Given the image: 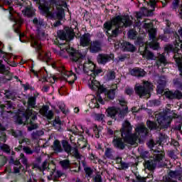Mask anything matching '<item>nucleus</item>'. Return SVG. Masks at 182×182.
Here are the masks:
<instances>
[{
    "instance_id": "1",
    "label": "nucleus",
    "mask_w": 182,
    "mask_h": 182,
    "mask_svg": "<svg viewBox=\"0 0 182 182\" xmlns=\"http://www.w3.org/2000/svg\"><path fill=\"white\" fill-rule=\"evenodd\" d=\"M95 63L90 60H87L84 63L83 65L80 64L77 66V68H75V72L78 75L82 73V69L84 73H87L84 80L87 82L89 87L92 90H97L99 93H104L105 92L106 88L100 85L99 81L96 80L95 78L99 75V73H102V70L98 69L96 70Z\"/></svg>"
},
{
    "instance_id": "2",
    "label": "nucleus",
    "mask_w": 182,
    "mask_h": 182,
    "mask_svg": "<svg viewBox=\"0 0 182 182\" xmlns=\"http://www.w3.org/2000/svg\"><path fill=\"white\" fill-rule=\"evenodd\" d=\"M133 128L130 124V122L125 121L123 124V127L121 130L122 137L124 139V141L132 146L137 144V140H140V137H144L147 136L149 129L146 127L144 124H139L136 128V133L132 134Z\"/></svg>"
},
{
    "instance_id": "3",
    "label": "nucleus",
    "mask_w": 182,
    "mask_h": 182,
    "mask_svg": "<svg viewBox=\"0 0 182 182\" xmlns=\"http://www.w3.org/2000/svg\"><path fill=\"white\" fill-rule=\"evenodd\" d=\"M132 22L129 16H119L114 18L111 22H107L104 24V28L106 30V33L111 38H117L122 32V28H127L130 26Z\"/></svg>"
},
{
    "instance_id": "4",
    "label": "nucleus",
    "mask_w": 182,
    "mask_h": 182,
    "mask_svg": "<svg viewBox=\"0 0 182 182\" xmlns=\"http://www.w3.org/2000/svg\"><path fill=\"white\" fill-rule=\"evenodd\" d=\"M139 52L140 55L147 60H156V65L157 68H160L162 65L166 66L167 65V58H166V55H164V53L162 54L158 55L156 58L154 54L151 53L150 50H147V46H140L139 48Z\"/></svg>"
},
{
    "instance_id": "5",
    "label": "nucleus",
    "mask_w": 182,
    "mask_h": 182,
    "mask_svg": "<svg viewBox=\"0 0 182 182\" xmlns=\"http://www.w3.org/2000/svg\"><path fill=\"white\" fill-rule=\"evenodd\" d=\"M37 114L38 113L32 111V109H26V114L22 117H18L17 122L18 124H23V123L29 124L28 130L32 132V130L38 129V124L35 123V120L38 119Z\"/></svg>"
},
{
    "instance_id": "6",
    "label": "nucleus",
    "mask_w": 182,
    "mask_h": 182,
    "mask_svg": "<svg viewBox=\"0 0 182 182\" xmlns=\"http://www.w3.org/2000/svg\"><path fill=\"white\" fill-rule=\"evenodd\" d=\"M119 104L123 108L121 109L120 108H116L114 107L108 108L107 109V113L109 117L112 119H114L115 120L117 119H123L124 116H126L129 108L127 107V102L124 97H121L118 99Z\"/></svg>"
},
{
    "instance_id": "7",
    "label": "nucleus",
    "mask_w": 182,
    "mask_h": 182,
    "mask_svg": "<svg viewBox=\"0 0 182 182\" xmlns=\"http://www.w3.org/2000/svg\"><path fill=\"white\" fill-rule=\"evenodd\" d=\"M177 117H178V116L172 113L168 108H166L163 112L156 115V119L160 127L163 128L168 127V125L171 123L172 119H176Z\"/></svg>"
},
{
    "instance_id": "8",
    "label": "nucleus",
    "mask_w": 182,
    "mask_h": 182,
    "mask_svg": "<svg viewBox=\"0 0 182 182\" xmlns=\"http://www.w3.org/2000/svg\"><path fill=\"white\" fill-rule=\"evenodd\" d=\"M60 45V49L61 50H66L68 53L69 57L72 62H75L80 66L82 65L83 59H85V55H83L80 52L70 48H67L66 43H62L58 42Z\"/></svg>"
},
{
    "instance_id": "9",
    "label": "nucleus",
    "mask_w": 182,
    "mask_h": 182,
    "mask_svg": "<svg viewBox=\"0 0 182 182\" xmlns=\"http://www.w3.org/2000/svg\"><path fill=\"white\" fill-rule=\"evenodd\" d=\"M143 26L144 29L148 30L149 38L152 41V42L149 43V47L154 50H157L160 46L159 43L154 41H156V28H153V23H144Z\"/></svg>"
},
{
    "instance_id": "10",
    "label": "nucleus",
    "mask_w": 182,
    "mask_h": 182,
    "mask_svg": "<svg viewBox=\"0 0 182 182\" xmlns=\"http://www.w3.org/2000/svg\"><path fill=\"white\" fill-rule=\"evenodd\" d=\"M166 87H164V83L163 85H158L157 86V93L159 95H164L167 99H170L173 100V99H182V93L178 90H176L175 92H172L170 90H165Z\"/></svg>"
},
{
    "instance_id": "11",
    "label": "nucleus",
    "mask_w": 182,
    "mask_h": 182,
    "mask_svg": "<svg viewBox=\"0 0 182 182\" xmlns=\"http://www.w3.org/2000/svg\"><path fill=\"white\" fill-rule=\"evenodd\" d=\"M153 85L149 82H144V85H136L134 88L135 93L139 97H149L150 96V91Z\"/></svg>"
},
{
    "instance_id": "12",
    "label": "nucleus",
    "mask_w": 182,
    "mask_h": 182,
    "mask_svg": "<svg viewBox=\"0 0 182 182\" xmlns=\"http://www.w3.org/2000/svg\"><path fill=\"white\" fill-rule=\"evenodd\" d=\"M154 153H158L154 154V161L149 160L146 161L145 163V168H147L148 170H151L153 171L156 168V166H157V163H160V161H163V159H164V156L163 154H160V151L154 150Z\"/></svg>"
},
{
    "instance_id": "13",
    "label": "nucleus",
    "mask_w": 182,
    "mask_h": 182,
    "mask_svg": "<svg viewBox=\"0 0 182 182\" xmlns=\"http://www.w3.org/2000/svg\"><path fill=\"white\" fill-rule=\"evenodd\" d=\"M58 36L60 41H72L75 38V33L72 28H65L58 32Z\"/></svg>"
},
{
    "instance_id": "14",
    "label": "nucleus",
    "mask_w": 182,
    "mask_h": 182,
    "mask_svg": "<svg viewBox=\"0 0 182 182\" xmlns=\"http://www.w3.org/2000/svg\"><path fill=\"white\" fill-rule=\"evenodd\" d=\"M62 79L68 82L69 85H72L75 83V80H76V75L73 74V73L70 71L64 70L62 72Z\"/></svg>"
},
{
    "instance_id": "15",
    "label": "nucleus",
    "mask_w": 182,
    "mask_h": 182,
    "mask_svg": "<svg viewBox=\"0 0 182 182\" xmlns=\"http://www.w3.org/2000/svg\"><path fill=\"white\" fill-rule=\"evenodd\" d=\"M114 96H116V90H109L107 94H102V95H97V100L100 103L103 102L104 100H107V99H110L113 100L114 99Z\"/></svg>"
},
{
    "instance_id": "16",
    "label": "nucleus",
    "mask_w": 182,
    "mask_h": 182,
    "mask_svg": "<svg viewBox=\"0 0 182 182\" xmlns=\"http://www.w3.org/2000/svg\"><path fill=\"white\" fill-rule=\"evenodd\" d=\"M113 58L114 56L112 54H100L97 57V61L98 63H100L101 65H106V63H107V62H110Z\"/></svg>"
},
{
    "instance_id": "17",
    "label": "nucleus",
    "mask_w": 182,
    "mask_h": 182,
    "mask_svg": "<svg viewBox=\"0 0 182 182\" xmlns=\"http://www.w3.org/2000/svg\"><path fill=\"white\" fill-rule=\"evenodd\" d=\"M132 76H135L136 77H144L146 76V71L139 68H134L129 71Z\"/></svg>"
},
{
    "instance_id": "18",
    "label": "nucleus",
    "mask_w": 182,
    "mask_h": 182,
    "mask_svg": "<svg viewBox=\"0 0 182 182\" xmlns=\"http://www.w3.org/2000/svg\"><path fill=\"white\" fill-rule=\"evenodd\" d=\"M40 113L42 114V116L49 119L50 120L52 119V117H53V111L49 110V107L48 106H43L40 109Z\"/></svg>"
},
{
    "instance_id": "19",
    "label": "nucleus",
    "mask_w": 182,
    "mask_h": 182,
    "mask_svg": "<svg viewBox=\"0 0 182 182\" xmlns=\"http://www.w3.org/2000/svg\"><path fill=\"white\" fill-rule=\"evenodd\" d=\"M100 50H102V43L100 42L95 41L91 43L90 46V52L91 53H97Z\"/></svg>"
},
{
    "instance_id": "20",
    "label": "nucleus",
    "mask_w": 182,
    "mask_h": 182,
    "mask_svg": "<svg viewBox=\"0 0 182 182\" xmlns=\"http://www.w3.org/2000/svg\"><path fill=\"white\" fill-rule=\"evenodd\" d=\"M173 59L178 65V68L182 75V54L180 53V50H178L176 53H174Z\"/></svg>"
},
{
    "instance_id": "21",
    "label": "nucleus",
    "mask_w": 182,
    "mask_h": 182,
    "mask_svg": "<svg viewBox=\"0 0 182 182\" xmlns=\"http://www.w3.org/2000/svg\"><path fill=\"white\" fill-rule=\"evenodd\" d=\"M80 43L81 46L86 47L90 45V34L85 33L80 37Z\"/></svg>"
},
{
    "instance_id": "22",
    "label": "nucleus",
    "mask_w": 182,
    "mask_h": 182,
    "mask_svg": "<svg viewBox=\"0 0 182 182\" xmlns=\"http://www.w3.org/2000/svg\"><path fill=\"white\" fill-rule=\"evenodd\" d=\"M112 143L114 147L120 150H124V147H126V144H124L121 138H114Z\"/></svg>"
},
{
    "instance_id": "23",
    "label": "nucleus",
    "mask_w": 182,
    "mask_h": 182,
    "mask_svg": "<svg viewBox=\"0 0 182 182\" xmlns=\"http://www.w3.org/2000/svg\"><path fill=\"white\" fill-rule=\"evenodd\" d=\"M122 45L123 50H127V52H134L136 50V47L127 41H124Z\"/></svg>"
},
{
    "instance_id": "24",
    "label": "nucleus",
    "mask_w": 182,
    "mask_h": 182,
    "mask_svg": "<svg viewBox=\"0 0 182 182\" xmlns=\"http://www.w3.org/2000/svg\"><path fill=\"white\" fill-rule=\"evenodd\" d=\"M31 45L32 46H33V48H36V49H38L40 56H42V53H41V50H42V46L41 45V41H37L35 39V38H32Z\"/></svg>"
},
{
    "instance_id": "25",
    "label": "nucleus",
    "mask_w": 182,
    "mask_h": 182,
    "mask_svg": "<svg viewBox=\"0 0 182 182\" xmlns=\"http://www.w3.org/2000/svg\"><path fill=\"white\" fill-rule=\"evenodd\" d=\"M114 154V151L112 148H106L105 151L104 157L105 159H110L111 160H113L114 159V156L113 155Z\"/></svg>"
},
{
    "instance_id": "26",
    "label": "nucleus",
    "mask_w": 182,
    "mask_h": 182,
    "mask_svg": "<svg viewBox=\"0 0 182 182\" xmlns=\"http://www.w3.org/2000/svg\"><path fill=\"white\" fill-rule=\"evenodd\" d=\"M169 176L171 178H176L182 181V172L181 171H171Z\"/></svg>"
},
{
    "instance_id": "27",
    "label": "nucleus",
    "mask_w": 182,
    "mask_h": 182,
    "mask_svg": "<svg viewBox=\"0 0 182 182\" xmlns=\"http://www.w3.org/2000/svg\"><path fill=\"white\" fill-rule=\"evenodd\" d=\"M40 8L43 15H46V16H52V11L49 10V6H46V4H41Z\"/></svg>"
},
{
    "instance_id": "28",
    "label": "nucleus",
    "mask_w": 182,
    "mask_h": 182,
    "mask_svg": "<svg viewBox=\"0 0 182 182\" xmlns=\"http://www.w3.org/2000/svg\"><path fill=\"white\" fill-rule=\"evenodd\" d=\"M62 146L65 153H67L68 154H70V153H72V146H70L69 142H68L67 141H63Z\"/></svg>"
},
{
    "instance_id": "29",
    "label": "nucleus",
    "mask_w": 182,
    "mask_h": 182,
    "mask_svg": "<svg viewBox=\"0 0 182 182\" xmlns=\"http://www.w3.org/2000/svg\"><path fill=\"white\" fill-rule=\"evenodd\" d=\"M53 149L54 151H57V153H61V151H63V149H62V145H60V141L58 140L54 141Z\"/></svg>"
},
{
    "instance_id": "30",
    "label": "nucleus",
    "mask_w": 182,
    "mask_h": 182,
    "mask_svg": "<svg viewBox=\"0 0 182 182\" xmlns=\"http://www.w3.org/2000/svg\"><path fill=\"white\" fill-rule=\"evenodd\" d=\"M147 12H149V10H147V9H144L141 10L139 12H136V18L137 19H141L143 16H149V13Z\"/></svg>"
},
{
    "instance_id": "31",
    "label": "nucleus",
    "mask_w": 182,
    "mask_h": 182,
    "mask_svg": "<svg viewBox=\"0 0 182 182\" xmlns=\"http://www.w3.org/2000/svg\"><path fill=\"white\" fill-rule=\"evenodd\" d=\"M28 108L27 110H31V108H35V106L36 105V97H30L28 100Z\"/></svg>"
},
{
    "instance_id": "32",
    "label": "nucleus",
    "mask_w": 182,
    "mask_h": 182,
    "mask_svg": "<svg viewBox=\"0 0 182 182\" xmlns=\"http://www.w3.org/2000/svg\"><path fill=\"white\" fill-rule=\"evenodd\" d=\"M33 23L35 26H36L38 31H39L42 25H43V20L42 18H35L33 20Z\"/></svg>"
},
{
    "instance_id": "33",
    "label": "nucleus",
    "mask_w": 182,
    "mask_h": 182,
    "mask_svg": "<svg viewBox=\"0 0 182 182\" xmlns=\"http://www.w3.org/2000/svg\"><path fill=\"white\" fill-rule=\"evenodd\" d=\"M48 165H49V163L46 160L44 162H43L41 166L35 164L34 168H38V170H40V171H45V170L48 168Z\"/></svg>"
},
{
    "instance_id": "34",
    "label": "nucleus",
    "mask_w": 182,
    "mask_h": 182,
    "mask_svg": "<svg viewBox=\"0 0 182 182\" xmlns=\"http://www.w3.org/2000/svg\"><path fill=\"white\" fill-rule=\"evenodd\" d=\"M53 126L57 129L60 130V126H62V121L59 117H56L53 121Z\"/></svg>"
},
{
    "instance_id": "35",
    "label": "nucleus",
    "mask_w": 182,
    "mask_h": 182,
    "mask_svg": "<svg viewBox=\"0 0 182 182\" xmlns=\"http://www.w3.org/2000/svg\"><path fill=\"white\" fill-rule=\"evenodd\" d=\"M60 164L64 170H68V168H70V161L68 159L60 161Z\"/></svg>"
},
{
    "instance_id": "36",
    "label": "nucleus",
    "mask_w": 182,
    "mask_h": 182,
    "mask_svg": "<svg viewBox=\"0 0 182 182\" xmlns=\"http://www.w3.org/2000/svg\"><path fill=\"white\" fill-rule=\"evenodd\" d=\"M50 176L56 180L60 177H62V172L60 171L53 169V171L50 172Z\"/></svg>"
},
{
    "instance_id": "37",
    "label": "nucleus",
    "mask_w": 182,
    "mask_h": 182,
    "mask_svg": "<svg viewBox=\"0 0 182 182\" xmlns=\"http://www.w3.org/2000/svg\"><path fill=\"white\" fill-rule=\"evenodd\" d=\"M177 154H178V151L177 150H171L168 151V156L171 157V159H173V160H177V159H178Z\"/></svg>"
},
{
    "instance_id": "38",
    "label": "nucleus",
    "mask_w": 182,
    "mask_h": 182,
    "mask_svg": "<svg viewBox=\"0 0 182 182\" xmlns=\"http://www.w3.org/2000/svg\"><path fill=\"white\" fill-rule=\"evenodd\" d=\"M0 107L1 109L6 107L7 110H11V109H14V105L11 101H6L4 102V105H1Z\"/></svg>"
},
{
    "instance_id": "39",
    "label": "nucleus",
    "mask_w": 182,
    "mask_h": 182,
    "mask_svg": "<svg viewBox=\"0 0 182 182\" xmlns=\"http://www.w3.org/2000/svg\"><path fill=\"white\" fill-rule=\"evenodd\" d=\"M43 134H44V132L43 130H38V131L33 132L31 134V136H32V139H38L39 136H43Z\"/></svg>"
},
{
    "instance_id": "40",
    "label": "nucleus",
    "mask_w": 182,
    "mask_h": 182,
    "mask_svg": "<svg viewBox=\"0 0 182 182\" xmlns=\"http://www.w3.org/2000/svg\"><path fill=\"white\" fill-rule=\"evenodd\" d=\"M0 73L3 75H9V67H5L4 65L0 64Z\"/></svg>"
},
{
    "instance_id": "41",
    "label": "nucleus",
    "mask_w": 182,
    "mask_h": 182,
    "mask_svg": "<svg viewBox=\"0 0 182 182\" xmlns=\"http://www.w3.org/2000/svg\"><path fill=\"white\" fill-rule=\"evenodd\" d=\"M146 126L149 127V129H151V130H156L157 129V124H156L154 122L147 121Z\"/></svg>"
},
{
    "instance_id": "42",
    "label": "nucleus",
    "mask_w": 182,
    "mask_h": 182,
    "mask_svg": "<svg viewBox=\"0 0 182 182\" xmlns=\"http://www.w3.org/2000/svg\"><path fill=\"white\" fill-rule=\"evenodd\" d=\"M95 119L97 122H103V119H105V114H94Z\"/></svg>"
},
{
    "instance_id": "43",
    "label": "nucleus",
    "mask_w": 182,
    "mask_h": 182,
    "mask_svg": "<svg viewBox=\"0 0 182 182\" xmlns=\"http://www.w3.org/2000/svg\"><path fill=\"white\" fill-rule=\"evenodd\" d=\"M180 0H173L172 3L173 11H177V9L180 7Z\"/></svg>"
},
{
    "instance_id": "44",
    "label": "nucleus",
    "mask_w": 182,
    "mask_h": 182,
    "mask_svg": "<svg viewBox=\"0 0 182 182\" xmlns=\"http://www.w3.org/2000/svg\"><path fill=\"white\" fill-rule=\"evenodd\" d=\"M71 153L70 154H73V156H75L76 159H79L80 157V154H79V151L77 149V148H71Z\"/></svg>"
},
{
    "instance_id": "45",
    "label": "nucleus",
    "mask_w": 182,
    "mask_h": 182,
    "mask_svg": "<svg viewBox=\"0 0 182 182\" xmlns=\"http://www.w3.org/2000/svg\"><path fill=\"white\" fill-rule=\"evenodd\" d=\"M23 151H24L26 154L31 155V154H33L34 151L32 150L29 146H23Z\"/></svg>"
},
{
    "instance_id": "46",
    "label": "nucleus",
    "mask_w": 182,
    "mask_h": 182,
    "mask_svg": "<svg viewBox=\"0 0 182 182\" xmlns=\"http://www.w3.org/2000/svg\"><path fill=\"white\" fill-rule=\"evenodd\" d=\"M12 136L15 137L21 138L22 137V131L20 130H13L11 132Z\"/></svg>"
},
{
    "instance_id": "47",
    "label": "nucleus",
    "mask_w": 182,
    "mask_h": 182,
    "mask_svg": "<svg viewBox=\"0 0 182 182\" xmlns=\"http://www.w3.org/2000/svg\"><path fill=\"white\" fill-rule=\"evenodd\" d=\"M20 159L21 160V163L24 166H28V159L26 158V156H25V154H20Z\"/></svg>"
},
{
    "instance_id": "48",
    "label": "nucleus",
    "mask_w": 182,
    "mask_h": 182,
    "mask_svg": "<svg viewBox=\"0 0 182 182\" xmlns=\"http://www.w3.org/2000/svg\"><path fill=\"white\" fill-rule=\"evenodd\" d=\"M136 32L134 30H130L128 32V37L129 39H136Z\"/></svg>"
},
{
    "instance_id": "49",
    "label": "nucleus",
    "mask_w": 182,
    "mask_h": 182,
    "mask_svg": "<svg viewBox=\"0 0 182 182\" xmlns=\"http://www.w3.org/2000/svg\"><path fill=\"white\" fill-rule=\"evenodd\" d=\"M90 106L92 109H99V104L97 103V100H93L90 104Z\"/></svg>"
},
{
    "instance_id": "50",
    "label": "nucleus",
    "mask_w": 182,
    "mask_h": 182,
    "mask_svg": "<svg viewBox=\"0 0 182 182\" xmlns=\"http://www.w3.org/2000/svg\"><path fill=\"white\" fill-rule=\"evenodd\" d=\"M94 130V133L95 134V137L97 139H99L100 137V135L99 134V133H100V128L97 127V125H95L93 128Z\"/></svg>"
},
{
    "instance_id": "51",
    "label": "nucleus",
    "mask_w": 182,
    "mask_h": 182,
    "mask_svg": "<svg viewBox=\"0 0 182 182\" xmlns=\"http://www.w3.org/2000/svg\"><path fill=\"white\" fill-rule=\"evenodd\" d=\"M1 149L6 153H11V148L7 144H3L1 146Z\"/></svg>"
},
{
    "instance_id": "52",
    "label": "nucleus",
    "mask_w": 182,
    "mask_h": 182,
    "mask_svg": "<svg viewBox=\"0 0 182 182\" xmlns=\"http://www.w3.org/2000/svg\"><path fill=\"white\" fill-rule=\"evenodd\" d=\"M25 15H26V16H33V15H35V11L31 9H26Z\"/></svg>"
},
{
    "instance_id": "53",
    "label": "nucleus",
    "mask_w": 182,
    "mask_h": 182,
    "mask_svg": "<svg viewBox=\"0 0 182 182\" xmlns=\"http://www.w3.org/2000/svg\"><path fill=\"white\" fill-rule=\"evenodd\" d=\"M107 79L108 80H113L116 77V75L114 74V72L113 71H109L107 75Z\"/></svg>"
},
{
    "instance_id": "54",
    "label": "nucleus",
    "mask_w": 182,
    "mask_h": 182,
    "mask_svg": "<svg viewBox=\"0 0 182 182\" xmlns=\"http://www.w3.org/2000/svg\"><path fill=\"white\" fill-rule=\"evenodd\" d=\"M4 95L7 99H14V97H15L14 92H11V91H6Z\"/></svg>"
},
{
    "instance_id": "55",
    "label": "nucleus",
    "mask_w": 182,
    "mask_h": 182,
    "mask_svg": "<svg viewBox=\"0 0 182 182\" xmlns=\"http://www.w3.org/2000/svg\"><path fill=\"white\" fill-rule=\"evenodd\" d=\"M84 170L88 177H92V174H93V170H92L90 167H85Z\"/></svg>"
},
{
    "instance_id": "56",
    "label": "nucleus",
    "mask_w": 182,
    "mask_h": 182,
    "mask_svg": "<svg viewBox=\"0 0 182 182\" xmlns=\"http://www.w3.org/2000/svg\"><path fill=\"white\" fill-rule=\"evenodd\" d=\"M125 93H127V95H129V96H131V95H132L133 93H134V91L133 90V89L130 87H127L125 89Z\"/></svg>"
},
{
    "instance_id": "57",
    "label": "nucleus",
    "mask_w": 182,
    "mask_h": 182,
    "mask_svg": "<svg viewBox=\"0 0 182 182\" xmlns=\"http://www.w3.org/2000/svg\"><path fill=\"white\" fill-rule=\"evenodd\" d=\"M159 140L161 143H165L166 140H167V136L164 134H161L159 135Z\"/></svg>"
},
{
    "instance_id": "58",
    "label": "nucleus",
    "mask_w": 182,
    "mask_h": 182,
    "mask_svg": "<svg viewBox=\"0 0 182 182\" xmlns=\"http://www.w3.org/2000/svg\"><path fill=\"white\" fill-rule=\"evenodd\" d=\"M9 12L10 14V19H11V21H15V18H14V8L9 7Z\"/></svg>"
},
{
    "instance_id": "59",
    "label": "nucleus",
    "mask_w": 182,
    "mask_h": 182,
    "mask_svg": "<svg viewBox=\"0 0 182 182\" xmlns=\"http://www.w3.org/2000/svg\"><path fill=\"white\" fill-rule=\"evenodd\" d=\"M114 48L115 49H119V48H122V49L123 50V42L120 43L119 41H117L114 43Z\"/></svg>"
},
{
    "instance_id": "60",
    "label": "nucleus",
    "mask_w": 182,
    "mask_h": 182,
    "mask_svg": "<svg viewBox=\"0 0 182 182\" xmlns=\"http://www.w3.org/2000/svg\"><path fill=\"white\" fill-rule=\"evenodd\" d=\"M156 5H157V1H156V0H150L149 6L151 8L154 9V8H156Z\"/></svg>"
},
{
    "instance_id": "61",
    "label": "nucleus",
    "mask_w": 182,
    "mask_h": 182,
    "mask_svg": "<svg viewBox=\"0 0 182 182\" xmlns=\"http://www.w3.org/2000/svg\"><path fill=\"white\" fill-rule=\"evenodd\" d=\"M146 178H143L140 176H136V182H146Z\"/></svg>"
},
{
    "instance_id": "62",
    "label": "nucleus",
    "mask_w": 182,
    "mask_h": 182,
    "mask_svg": "<svg viewBox=\"0 0 182 182\" xmlns=\"http://www.w3.org/2000/svg\"><path fill=\"white\" fill-rule=\"evenodd\" d=\"M171 50H173V46H166L165 47V52H167V53L171 52Z\"/></svg>"
},
{
    "instance_id": "63",
    "label": "nucleus",
    "mask_w": 182,
    "mask_h": 182,
    "mask_svg": "<svg viewBox=\"0 0 182 182\" xmlns=\"http://www.w3.org/2000/svg\"><path fill=\"white\" fill-rule=\"evenodd\" d=\"M164 182H177L176 181L171 180V178H170L169 176H166L165 178H164Z\"/></svg>"
},
{
    "instance_id": "64",
    "label": "nucleus",
    "mask_w": 182,
    "mask_h": 182,
    "mask_svg": "<svg viewBox=\"0 0 182 182\" xmlns=\"http://www.w3.org/2000/svg\"><path fill=\"white\" fill-rule=\"evenodd\" d=\"M176 129L178 130L182 134V122L176 127Z\"/></svg>"
}]
</instances>
